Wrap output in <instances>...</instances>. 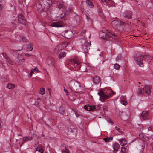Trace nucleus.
I'll use <instances>...</instances> for the list:
<instances>
[{
  "label": "nucleus",
  "mask_w": 153,
  "mask_h": 153,
  "mask_svg": "<svg viewBox=\"0 0 153 153\" xmlns=\"http://www.w3.org/2000/svg\"><path fill=\"white\" fill-rule=\"evenodd\" d=\"M98 94L100 96V98H102L104 100V91H100V92L98 93Z\"/></svg>",
  "instance_id": "obj_27"
},
{
  "label": "nucleus",
  "mask_w": 153,
  "mask_h": 153,
  "mask_svg": "<svg viewBox=\"0 0 153 153\" xmlns=\"http://www.w3.org/2000/svg\"><path fill=\"white\" fill-rule=\"evenodd\" d=\"M80 64V62H78L77 61H76V62L75 64H74V66H77V67L78 68H79L80 67V66L79 65Z\"/></svg>",
  "instance_id": "obj_33"
},
{
  "label": "nucleus",
  "mask_w": 153,
  "mask_h": 153,
  "mask_svg": "<svg viewBox=\"0 0 153 153\" xmlns=\"http://www.w3.org/2000/svg\"><path fill=\"white\" fill-rule=\"evenodd\" d=\"M52 4L51 0H39L37 7L39 9L45 10L48 9Z\"/></svg>",
  "instance_id": "obj_1"
},
{
  "label": "nucleus",
  "mask_w": 153,
  "mask_h": 153,
  "mask_svg": "<svg viewBox=\"0 0 153 153\" xmlns=\"http://www.w3.org/2000/svg\"><path fill=\"white\" fill-rule=\"evenodd\" d=\"M6 60V61L9 64L13 65V62L12 61L11 59H10V58L8 57L6 59H5Z\"/></svg>",
  "instance_id": "obj_29"
},
{
  "label": "nucleus",
  "mask_w": 153,
  "mask_h": 153,
  "mask_svg": "<svg viewBox=\"0 0 153 153\" xmlns=\"http://www.w3.org/2000/svg\"><path fill=\"white\" fill-rule=\"evenodd\" d=\"M118 141L120 145L122 146L126 145L127 143L126 140L125 139H119Z\"/></svg>",
  "instance_id": "obj_14"
},
{
  "label": "nucleus",
  "mask_w": 153,
  "mask_h": 153,
  "mask_svg": "<svg viewBox=\"0 0 153 153\" xmlns=\"http://www.w3.org/2000/svg\"><path fill=\"white\" fill-rule=\"evenodd\" d=\"M120 147V145L117 143H115L114 144L113 146V152L114 153H116L119 148Z\"/></svg>",
  "instance_id": "obj_13"
},
{
  "label": "nucleus",
  "mask_w": 153,
  "mask_h": 153,
  "mask_svg": "<svg viewBox=\"0 0 153 153\" xmlns=\"http://www.w3.org/2000/svg\"><path fill=\"white\" fill-rule=\"evenodd\" d=\"M33 71L35 72H39V71L37 67L35 68L34 69Z\"/></svg>",
  "instance_id": "obj_41"
},
{
  "label": "nucleus",
  "mask_w": 153,
  "mask_h": 153,
  "mask_svg": "<svg viewBox=\"0 0 153 153\" xmlns=\"http://www.w3.org/2000/svg\"><path fill=\"white\" fill-rule=\"evenodd\" d=\"M25 61L23 56L21 55L18 54L16 59L15 64L17 65H20L22 64Z\"/></svg>",
  "instance_id": "obj_5"
},
{
  "label": "nucleus",
  "mask_w": 153,
  "mask_h": 153,
  "mask_svg": "<svg viewBox=\"0 0 153 153\" xmlns=\"http://www.w3.org/2000/svg\"><path fill=\"white\" fill-rule=\"evenodd\" d=\"M152 59V56L150 55H139L137 57L135 58L134 60L136 63L140 67H143V60L147 59V60H151Z\"/></svg>",
  "instance_id": "obj_3"
},
{
  "label": "nucleus",
  "mask_w": 153,
  "mask_h": 153,
  "mask_svg": "<svg viewBox=\"0 0 153 153\" xmlns=\"http://www.w3.org/2000/svg\"><path fill=\"white\" fill-rule=\"evenodd\" d=\"M20 146L21 147V146H22V144Z\"/></svg>",
  "instance_id": "obj_62"
},
{
  "label": "nucleus",
  "mask_w": 153,
  "mask_h": 153,
  "mask_svg": "<svg viewBox=\"0 0 153 153\" xmlns=\"http://www.w3.org/2000/svg\"><path fill=\"white\" fill-rule=\"evenodd\" d=\"M86 3L87 5L89 6L90 8H92L93 7V5L92 3L90 1L87 0L86 1Z\"/></svg>",
  "instance_id": "obj_26"
},
{
  "label": "nucleus",
  "mask_w": 153,
  "mask_h": 153,
  "mask_svg": "<svg viewBox=\"0 0 153 153\" xmlns=\"http://www.w3.org/2000/svg\"><path fill=\"white\" fill-rule=\"evenodd\" d=\"M29 44L26 47V50L29 51H31L33 49L32 45L30 43V42H29Z\"/></svg>",
  "instance_id": "obj_21"
},
{
  "label": "nucleus",
  "mask_w": 153,
  "mask_h": 153,
  "mask_svg": "<svg viewBox=\"0 0 153 153\" xmlns=\"http://www.w3.org/2000/svg\"><path fill=\"white\" fill-rule=\"evenodd\" d=\"M2 7V6L0 4V10L1 9Z\"/></svg>",
  "instance_id": "obj_55"
},
{
  "label": "nucleus",
  "mask_w": 153,
  "mask_h": 153,
  "mask_svg": "<svg viewBox=\"0 0 153 153\" xmlns=\"http://www.w3.org/2000/svg\"><path fill=\"white\" fill-rule=\"evenodd\" d=\"M104 100L109 99L113 94H115V92L113 91L110 88H105L104 90Z\"/></svg>",
  "instance_id": "obj_4"
},
{
  "label": "nucleus",
  "mask_w": 153,
  "mask_h": 153,
  "mask_svg": "<svg viewBox=\"0 0 153 153\" xmlns=\"http://www.w3.org/2000/svg\"><path fill=\"white\" fill-rule=\"evenodd\" d=\"M141 116L144 119H147L148 116V112L147 111H143L141 113Z\"/></svg>",
  "instance_id": "obj_16"
},
{
  "label": "nucleus",
  "mask_w": 153,
  "mask_h": 153,
  "mask_svg": "<svg viewBox=\"0 0 153 153\" xmlns=\"http://www.w3.org/2000/svg\"><path fill=\"white\" fill-rule=\"evenodd\" d=\"M33 139L32 137L26 136L23 137V140L24 141H31Z\"/></svg>",
  "instance_id": "obj_22"
},
{
  "label": "nucleus",
  "mask_w": 153,
  "mask_h": 153,
  "mask_svg": "<svg viewBox=\"0 0 153 153\" xmlns=\"http://www.w3.org/2000/svg\"><path fill=\"white\" fill-rule=\"evenodd\" d=\"M24 55L25 56H30V55H29V54H28L27 53H24Z\"/></svg>",
  "instance_id": "obj_49"
},
{
  "label": "nucleus",
  "mask_w": 153,
  "mask_h": 153,
  "mask_svg": "<svg viewBox=\"0 0 153 153\" xmlns=\"http://www.w3.org/2000/svg\"><path fill=\"white\" fill-rule=\"evenodd\" d=\"M117 130L119 132H121L120 131V129L119 128H117Z\"/></svg>",
  "instance_id": "obj_54"
},
{
  "label": "nucleus",
  "mask_w": 153,
  "mask_h": 153,
  "mask_svg": "<svg viewBox=\"0 0 153 153\" xmlns=\"http://www.w3.org/2000/svg\"><path fill=\"white\" fill-rule=\"evenodd\" d=\"M121 59V57L120 56H119H119H118L116 59V60L117 61H118L120 60Z\"/></svg>",
  "instance_id": "obj_47"
},
{
  "label": "nucleus",
  "mask_w": 153,
  "mask_h": 153,
  "mask_svg": "<svg viewBox=\"0 0 153 153\" xmlns=\"http://www.w3.org/2000/svg\"><path fill=\"white\" fill-rule=\"evenodd\" d=\"M102 2H107L108 1V0H101Z\"/></svg>",
  "instance_id": "obj_50"
},
{
  "label": "nucleus",
  "mask_w": 153,
  "mask_h": 153,
  "mask_svg": "<svg viewBox=\"0 0 153 153\" xmlns=\"http://www.w3.org/2000/svg\"><path fill=\"white\" fill-rule=\"evenodd\" d=\"M2 55L4 57L5 59L7 58L8 57V56L5 53H3L2 54Z\"/></svg>",
  "instance_id": "obj_38"
},
{
  "label": "nucleus",
  "mask_w": 153,
  "mask_h": 153,
  "mask_svg": "<svg viewBox=\"0 0 153 153\" xmlns=\"http://www.w3.org/2000/svg\"><path fill=\"white\" fill-rule=\"evenodd\" d=\"M61 152L62 153H70L69 150L67 149H66L65 151L62 150Z\"/></svg>",
  "instance_id": "obj_35"
},
{
  "label": "nucleus",
  "mask_w": 153,
  "mask_h": 153,
  "mask_svg": "<svg viewBox=\"0 0 153 153\" xmlns=\"http://www.w3.org/2000/svg\"><path fill=\"white\" fill-rule=\"evenodd\" d=\"M93 81L95 83L99 82L100 81L99 77L97 76H94L93 78Z\"/></svg>",
  "instance_id": "obj_20"
},
{
  "label": "nucleus",
  "mask_w": 153,
  "mask_h": 153,
  "mask_svg": "<svg viewBox=\"0 0 153 153\" xmlns=\"http://www.w3.org/2000/svg\"><path fill=\"white\" fill-rule=\"evenodd\" d=\"M62 35L67 39H70L71 37V32L70 31H65V33H62Z\"/></svg>",
  "instance_id": "obj_12"
},
{
  "label": "nucleus",
  "mask_w": 153,
  "mask_h": 153,
  "mask_svg": "<svg viewBox=\"0 0 153 153\" xmlns=\"http://www.w3.org/2000/svg\"><path fill=\"white\" fill-rule=\"evenodd\" d=\"M76 60H75V59H71V60H70V62H71L72 64H74H74H75V62H76Z\"/></svg>",
  "instance_id": "obj_42"
},
{
  "label": "nucleus",
  "mask_w": 153,
  "mask_h": 153,
  "mask_svg": "<svg viewBox=\"0 0 153 153\" xmlns=\"http://www.w3.org/2000/svg\"><path fill=\"white\" fill-rule=\"evenodd\" d=\"M63 7V5L62 4H60L57 5V7L59 9H60L61 8H62Z\"/></svg>",
  "instance_id": "obj_39"
},
{
  "label": "nucleus",
  "mask_w": 153,
  "mask_h": 153,
  "mask_svg": "<svg viewBox=\"0 0 153 153\" xmlns=\"http://www.w3.org/2000/svg\"><path fill=\"white\" fill-rule=\"evenodd\" d=\"M15 92H16V93H17V91H16Z\"/></svg>",
  "instance_id": "obj_63"
},
{
  "label": "nucleus",
  "mask_w": 153,
  "mask_h": 153,
  "mask_svg": "<svg viewBox=\"0 0 153 153\" xmlns=\"http://www.w3.org/2000/svg\"><path fill=\"white\" fill-rule=\"evenodd\" d=\"M123 16L125 18L130 19L132 18L133 12L131 11H125L123 13Z\"/></svg>",
  "instance_id": "obj_7"
},
{
  "label": "nucleus",
  "mask_w": 153,
  "mask_h": 153,
  "mask_svg": "<svg viewBox=\"0 0 153 153\" xmlns=\"http://www.w3.org/2000/svg\"><path fill=\"white\" fill-rule=\"evenodd\" d=\"M121 103L122 104H123L124 105H126L127 104V102L126 101H125V100L121 101Z\"/></svg>",
  "instance_id": "obj_37"
},
{
  "label": "nucleus",
  "mask_w": 153,
  "mask_h": 153,
  "mask_svg": "<svg viewBox=\"0 0 153 153\" xmlns=\"http://www.w3.org/2000/svg\"><path fill=\"white\" fill-rule=\"evenodd\" d=\"M143 130L144 131V132H145V133H147L149 131H153V128L151 127H144Z\"/></svg>",
  "instance_id": "obj_18"
},
{
  "label": "nucleus",
  "mask_w": 153,
  "mask_h": 153,
  "mask_svg": "<svg viewBox=\"0 0 153 153\" xmlns=\"http://www.w3.org/2000/svg\"><path fill=\"white\" fill-rule=\"evenodd\" d=\"M68 45V43L66 42H65L62 43L60 45H59V46H62L63 47V48H65Z\"/></svg>",
  "instance_id": "obj_30"
},
{
  "label": "nucleus",
  "mask_w": 153,
  "mask_h": 153,
  "mask_svg": "<svg viewBox=\"0 0 153 153\" xmlns=\"http://www.w3.org/2000/svg\"><path fill=\"white\" fill-rule=\"evenodd\" d=\"M105 119L107 120V121L109 122V120H110V119H109L108 117H105Z\"/></svg>",
  "instance_id": "obj_46"
},
{
  "label": "nucleus",
  "mask_w": 153,
  "mask_h": 153,
  "mask_svg": "<svg viewBox=\"0 0 153 153\" xmlns=\"http://www.w3.org/2000/svg\"><path fill=\"white\" fill-rule=\"evenodd\" d=\"M112 24L114 28L117 29L120 27L124 24V23L121 21H113Z\"/></svg>",
  "instance_id": "obj_9"
},
{
  "label": "nucleus",
  "mask_w": 153,
  "mask_h": 153,
  "mask_svg": "<svg viewBox=\"0 0 153 153\" xmlns=\"http://www.w3.org/2000/svg\"><path fill=\"white\" fill-rule=\"evenodd\" d=\"M86 18L88 21H89L90 20H91V19L87 16H86Z\"/></svg>",
  "instance_id": "obj_51"
},
{
  "label": "nucleus",
  "mask_w": 153,
  "mask_h": 153,
  "mask_svg": "<svg viewBox=\"0 0 153 153\" xmlns=\"http://www.w3.org/2000/svg\"><path fill=\"white\" fill-rule=\"evenodd\" d=\"M86 32V30L85 29L82 30L81 32V34L82 35H83Z\"/></svg>",
  "instance_id": "obj_43"
},
{
  "label": "nucleus",
  "mask_w": 153,
  "mask_h": 153,
  "mask_svg": "<svg viewBox=\"0 0 153 153\" xmlns=\"http://www.w3.org/2000/svg\"><path fill=\"white\" fill-rule=\"evenodd\" d=\"M97 9L98 11L100 13H102V9L101 7L100 6H98Z\"/></svg>",
  "instance_id": "obj_34"
},
{
  "label": "nucleus",
  "mask_w": 153,
  "mask_h": 153,
  "mask_svg": "<svg viewBox=\"0 0 153 153\" xmlns=\"http://www.w3.org/2000/svg\"><path fill=\"white\" fill-rule=\"evenodd\" d=\"M42 136H43V137L44 136V134H42Z\"/></svg>",
  "instance_id": "obj_60"
},
{
  "label": "nucleus",
  "mask_w": 153,
  "mask_h": 153,
  "mask_svg": "<svg viewBox=\"0 0 153 153\" xmlns=\"http://www.w3.org/2000/svg\"><path fill=\"white\" fill-rule=\"evenodd\" d=\"M18 135V136L21 135H20V134H19V135Z\"/></svg>",
  "instance_id": "obj_64"
},
{
  "label": "nucleus",
  "mask_w": 153,
  "mask_h": 153,
  "mask_svg": "<svg viewBox=\"0 0 153 153\" xmlns=\"http://www.w3.org/2000/svg\"><path fill=\"white\" fill-rule=\"evenodd\" d=\"M6 87L9 89H13L15 88V85L11 83H8Z\"/></svg>",
  "instance_id": "obj_23"
},
{
  "label": "nucleus",
  "mask_w": 153,
  "mask_h": 153,
  "mask_svg": "<svg viewBox=\"0 0 153 153\" xmlns=\"http://www.w3.org/2000/svg\"><path fill=\"white\" fill-rule=\"evenodd\" d=\"M139 21H140V20H138V21H137V22H138Z\"/></svg>",
  "instance_id": "obj_61"
},
{
  "label": "nucleus",
  "mask_w": 153,
  "mask_h": 153,
  "mask_svg": "<svg viewBox=\"0 0 153 153\" xmlns=\"http://www.w3.org/2000/svg\"><path fill=\"white\" fill-rule=\"evenodd\" d=\"M22 41L25 42H27V40L25 37H23L22 38Z\"/></svg>",
  "instance_id": "obj_40"
},
{
  "label": "nucleus",
  "mask_w": 153,
  "mask_h": 153,
  "mask_svg": "<svg viewBox=\"0 0 153 153\" xmlns=\"http://www.w3.org/2000/svg\"><path fill=\"white\" fill-rule=\"evenodd\" d=\"M33 73V72L32 71H31V72H30V76H32V74Z\"/></svg>",
  "instance_id": "obj_52"
},
{
  "label": "nucleus",
  "mask_w": 153,
  "mask_h": 153,
  "mask_svg": "<svg viewBox=\"0 0 153 153\" xmlns=\"http://www.w3.org/2000/svg\"><path fill=\"white\" fill-rule=\"evenodd\" d=\"M103 140L106 142H110L112 140L113 137H108L107 138H104Z\"/></svg>",
  "instance_id": "obj_28"
},
{
  "label": "nucleus",
  "mask_w": 153,
  "mask_h": 153,
  "mask_svg": "<svg viewBox=\"0 0 153 153\" xmlns=\"http://www.w3.org/2000/svg\"><path fill=\"white\" fill-rule=\"evenodd\" d=\"M66 55V53L65 52H61L59 55V58L60 59H61L62 57H65Z\"/></svg>",
  "instance_id": "obj_24"
},
{
  "label": "nucleus",
  "mask_w": 153,
  "mask_h": 153,
  "mask_svg": "<svg viewBox=\"0 0 153 153\" xmlns=\"http://www.w3.org/2000/svg\"><path fill=\"white\" fill-rule=\"evenodd\" d=\"M111 35H112V36H116L115 35L112 34H111Z\"/></svg>",
  "instance_id": "obj_56"
},
{
  "label": "nucleus",
  "mask_w": 153,
  "mask_h": 153,
  "mask_svg": "<svg viewBox=\"0 0 153 153\" xmlns=\"http://www.w3.org/2000/svg\"><path fill=\"white\" fill-rule=\"evenodd\" d=\"M84 108L87 111H93L95 109V106L94 105H87L84 106Z\"/></svg>",
  "instance_id": "obj_11"
},
{
  "label": "nucleus",
  "mask_w": 153,
  "mask_h": 153,
  "mask_svg": "<svg viewBox=\"0 0 153 153\" xmlns=\"http://www.w3.org/2000/svg\"><path fill=\"white\" fill-rule=\"evenodd\" d=\"M144 89H145V92L147 94H149L151 92V89L149 86H146L144 87Z\"/></svg>",
  "instance_id": "obj_17"
},
{
  "label": "nucleus",
  "mask_w": 153,
  "mask_h": 153,
  "mask_svg": "<svg viewBox=\"0 0 153 153\" xmlns=\"http://www.w3.org/2000/svg\"><path fill=\"white\" fill-rule=\"evenodd\" d=\"M142 147V149H144V148L145 147V143L143 142L142 143V145H141Z\"/></svg>",
  "instance_id": "obj_45"
},
{
  "label": "nucleus",
  "mask_w": 153,
  "mask_h": 153,
  "mask_svg": "<svg viewBox=\"0 0 153 153\" xmlns=\"http://www.w3.org/2000/svg\"><path fill=\"white\" fill-rule=\"evenodd\" d=\"M1 127V124L0 123V128Z\"/></svg>",
  "instance_id": "obj_59"
},
{
  "label": "nucleus",
  "mask_w": 153,
  "mask_h": 153,
  "mask_svg": "<svg viewBox=\"0 0 153 153\" xmlns=\"http://www.w3.org/2000/svg\"><path fill=\"white\" fill-rule=\"evenodd\" d=\"M114 68L118 70L120 68V65L118 64H114Z\"/></svg>",
  "instance_id": "obj_32"
},
{
  "label": "nucleus",
  "mask_w": 153,
  "mask_h": 153,
  "mask_svg": "<svg viewBox=\"0 0 153 153\" xmlns=\"http://www.w3.org/2000/svg\"><path fill=\"white\" fill-rule=\"evenodd\" d=\"M107 30H105L104 28L102 31H100L99 35L100 38L104 39H107L109 37V35L107 33Z\"/></svg>",
  "instance_id": "obj_6"
},
{
  "label": "nucleus",
  "mask_w": 153,
  "mask_h": 153,
  "mask_svg": "<svg viewBox=\"0 0 153 153\" xmlns=\"http://www.w3.org/2000/svg\"><path fill=\"white\" fill-rule=\"evenodd\" d=\"M109 122H110L112 124V125H113L114 123L113 122H112L110 119V120H109Z\"/></svg>",
  "instance_id": "obj_53"
},
{
  "label": "nucleus",
  "mask_w": 153,
  "mask_h": 153,
  "mask_svg": "<svg viewBox=\"0 0 153 153\" xmlns=\"http://www.w3.org/2000/svg\"><path fill=\"white\" fill-rule=\"evenodd\" d=\"M18 21L19 23L25 25L27 22V21L25 17L22 14H21L19 15L18 17Z\"/></svg>",
  "instance_id": "obj_8"
},
{
  "label": "nucleus",
  "mask_w": 153,
  "mask_h": 153,
  "mask_svg": "<svg viewBox=\"0 0 153 153\" xmlns=\"http://www.w3.org/2000/svg\"><path fill=\"white\" fill-rule=\"evenodd\" d=\"M11 52L12 54H13V53H16V51L14 50H12L11 51Z\"/></svg>",
  "instance_id": "obj_48"
},
{
  "label": "nucleus",
  "mask_w": 153,
  "mask_h": 153,
  "mask_svg": "<svg viewBox=\"0 0 153 153\" xmlns=\"http://www.w3.org/2000/svg\"><path fill=\"white\" fill-rule=\"evenodd\" d=\"M115 129H117L118 128H117V126H116V127H115Z\"/></svg>",
  "instance_id": "obj_58"
},
{
  "label": "nucleus",
  "mask_w": 153,
  "mask_h": 153,
  "mask_svg": "<svg viewBox=\"0 0 153 153\" xmlns=\"http://www.w3.org/2000/svg\"><path fill=\"white\" fill-rule=\"evenodd\" d=\"M64 91L65 92V93L66 94V95H68V91L67 90L65 89V88L64 87Z\"/></svg>",
  "instance_id": "obj_44"
},
{
  "label": "nucleus",
  "mask_w": 153,
  "mask_h": 153,
  "mask_svg": "<svg viewBox=\"0 0 153 153\" xmlns=\"http://www.w3.org/2000/svg\"><path fill=\"white\" fill-rule=\"evenodd\" d=\"M45 93V91L43 88H41L39 91V93L41 95L44 94Z\"/></svg>",
  "instance_id": "obj_31"
},
{
  "label": "nucleus",
  "mask_w": 153,
  "mask_h": 153,
  "mask_svg": "<svg viewBox=\"0 0 153 153\" xmlns=\"http://www.w3.org/2000/svg\"><path fill=\"white\" fill-rule=\"evenodd\" d=\"M36 150L40 153H44V151L41 146L39 145L36 148Z\"/></svg>",
  "instance_id": "obj_19"
},
{
  "label": "nucleus",
  "mask_w": 153,
  "mask_h": 153,
  "mask_svg": "<svg viewBox=\"0 0 153 153\" xmlns=\"http://www.w3.org/2000/svg\"><path fill=\"white\" fill-rule=\"evenodd\" d=\"M75 114H76V117H78V116H78V115H77V114H76V113Z\"/></svg>",
  "instance_id": "obj_57"
},
{
  "label": "nucleus",
  "mask_w": 153,
  "mask_h": 153,
  "mask_svg": "<svg viewBox=\"0 0 153 153\" xmlns=\"http://www.w3.org/2000/svg\"><path fill=\"white\" fill-rule=\"evenodd\" d=\"M85 45L86 46H83L82 48L85 52H87L90 49L89 46L90 45H91V42H90L88 43V45H87V44H86Z\"/></svg>",
  "instance_id": "obj_15"
},
{
  "label": "nucleus",
  "mask_w": 153,
  "mask_h": 153,
  "mask_svg": "<svg viewBox=\"0 0 153 153\" xmlns=\"http://www.w3.org/2000/svg\"><path fill=\"white\" fill-rule=\"evenodd\" d=\"M126 149L124 147H122L121 149V151L122 153H126Z\"/></svg>",
  "instance_id": "obj_36"
},
{
  "label": "nucleus",
  "mask_w": 153,
  "mask_h": 153,
  "mask_svg": "<svg viewBox=\"0 0 153 153\" xmlns=\"http://www.w3.org/2000/svg\"><path fill=\"white\" fill-rule=\"evenodd\" d=\"M69 88L72 91L76 92H80L82 91L80 84L75 80L70 81L68 84Z\"/></svg>",
  "instance_id": "obj_2"
},
{
  "label": "nucleus",
  "mask_w": 153,
  "mask_h": 153,
  "mask_svg": "<svg viewBox=\"0 0 153 153\" xmlns=\"http://www.w3.org/2000/svg\"><path fill=\"white\" fill-rule=\"evenodd\" d=\"M62 24L63 23L62 21H59L56 22L52 23L50 25V26L55 27H61L63 26V25H62Z\"/></svg>",
  "instance_id": "obj_10"
},
{
  "label": "nucleus",
  "mask_w": 153,
  "mask_h": 153,
  "mask_svg": "<svg viewBox=\"0 0 153 153\" xmlns=\"http://www.w3.org/2000/svg\"><path fill=\"white\" fill-rule=\"evenodd\" d=\"M144 91V89L143 88H140L138 89V94L140 95H142Z\"/></svg>",
  "instance_id": "obj_25"
}]
</instances>
